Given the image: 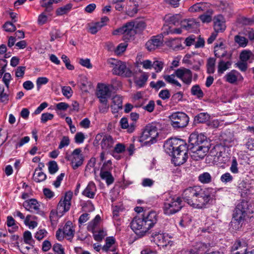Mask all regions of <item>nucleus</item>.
Instances as JSON below:
<instances>
[{
    "label": "nucleus",
    "mask_w": 254,
    "mask_h": 254,
    "mask_svg": "<svg viewBox=\"0 0 254 254\" xmlns=\"http://www.w3.org/2000/svg\"><path fill=\"white\" fill-rule=\"evenodd\" d=\"M212 190L194 186L186 189L182 193L184 201L193 207L203 208L213 200Z\"/></svg>",
    "instance_id": "1"
},
{
    "label": "nucleus",
    "mask_w": 254,
    "mask_h": 254,
    "mask_svg": "<svg viewBox=\"0 0 254 254\" xmlns=\"http://www.w3.org/2000/svg\"><path fill=\"white\" fill-rule=\"evenodd\" d=\"M158 218L154 211L144 213L141 217L133 218L130 223L131 228L135 233L143 236L157 223Z\"/></svg>",
    "instance_id": "2"
},
{
    "label": "nucleus",
    "mask_w": 254,
    "mask_h": 254,
    "mask_svg": "<svg viewBox=\"0 0 254 254\" xmlns=\"http://www.w3.org/2000/svg\"><path fill=\"white\" fill-rule=\"evenodd\" d=\"M107 62L113 67L112 72L114 74L126 77L134 75V72L129 66H127L125 62L115 59H109Z\"/></svg>",
    "instance_id": "3"
},
{
    "label": "nucleus",
    "mask_w": 254,
    "mask_h": 254,
    "mask_svg": "<svg viewBox=\"0 0 254 254\" xmlns=\"http://www.w3.org/2000/svg\"><path fill=\"white\" fill-rule=\"evenodd\" d=\"M158 136L157 128L156 126L148 124L143 129L139 141L144 142V145L151 144L156 141V137Z\"/></svg>",
    "instance_id": "4"
},
{
    "label": "nucleus",
    "mask_w": 254,
    "mask_h": 254,
    "mask_svg": "<svg viewBox=\"0 0 254 254\" xmlns=\"http://www.w3.org/2000/svg\"><path fill=\"white\" fill-rule=\"evenodd\" d=\"M248 202L244 200L236 206L233 215L234 223L236 221V223L240 224L245 220L248 214Z\"/></svg>",
    "instance_id": "5"
},
{
    "label": "nucleus",
    "mask_w": 254,
    "mask_h": 254,
    "mask_svg": "<svg viewBox=\"0 0 254 254\" xmlns=\"http://www.w3.org/2000/svg\"><path fill=\"white\" fill-rule=\"evenodd\" d=\"M186 143L183 139L178 138H172L167 140L165 143L164 146L167 153L170 155L175 153L177 151H180L181 149L185 150Z\"/></svg>",
    "instance_id": "6"
},
{
    "label": "nucleus",
    "mask_w": 254,
    "mask_h": 254,
    "mask_svg": "<svg viewBox=\"0 0 254 254\" xmlns=\"http://www.w3.org/2000/svg\"><path fill=\"white\" fill-rule=\"evenodd\" d=\"M172 126L175 128L186 127L189 123L188 116L183 112H176L170 116Z\"/></svg>",
    "instance_id": "7"
},
{
    "label": "nucleus",
    "mask_w": 254,
    "mask_h": 254,
    "mask_svg": "<svg viewBox=\"0 0 254 254\" xmlns=\"http://www.w3.org/2000/svg\"><path fill=\"white\" fill-rule=\"evenodd\" d=\"M183 207L181 198L177 197H173L168 202H165L164 211L165 214L171 215L179 211Z\"/></svg>",
    "instance_id": "8"
},
{
    "label": "nucleus",
    "mask_w": 254,
    "mask_h": 254,
    "mask_svg": "<svg viewBox=\"0 0 254 254\" xmlns=\"http://www.w3.org/2000/svg\"><path fill=\"white\" fill-rule=\"evenodd\" d=\"M206 136L198 132L192 133L189 137L188 148H194L200 145H209Z\"/></svg>",
    "instance_id": "9"
},
{
    "label": "nucleus",
    "mask_w": 254,
    "mask_h": 254,
    "mask_svg": "<svg viewBox=\"0 0 254 254\" xmlns=\"http://www.w3.org/2000/svg\"><path fill=\"white\" fill-rule=\"evenodd\" d=\"M72 193L71 192L65 193L64 199H61L59 202L57 208V214L60 217L69 210L70 206V200L72 197Z\"/></svg>",
    "instance_id": "10"
},
{
    "label": "nucleus",
    "mask_w": 254,
    "mask_h": 254,
    "mask_svg": "<svg viewBox=\"0 0 254 254\" xmlns=\"http://www.w3.org/2000/svg\"><path fill=\"white\" fill-rule=\"evenodd\" d=\"M190 151L191 158L195 161L203 159L209 150V145H200L194 148H189Z\"/></svg>",
    "instance_id": "11"
},
{
    "label": "nucleus",
    "mask_w": 254,
    "mask_h": 254,
    "mask_svg": "<svg viewBox=\"0 0 254 254\" xmlns=\"http://www.w3.org/2000/svg\"><path fill=\"white\" fill-rule=\"evenodd\" d=\"M171 156L173 157L172 161L175 166H180L184 164L188 158L186 146L185 150L181 149L180 151H177Z\"/></svg>",
    "instance_id": "12"
},
{
    "label": "nucleus",
    "mask_w": 254,
    "mask_h": 254,
    "mask_svg": "<svg viewBox=\"0 0 254 254\" xmlns=\"http://www.w3.org/2000/svg\"><path fill=\"white\" fill-rule=\"evenodd\" d=\"M163 37V35L162 33L157 36H153L150 40L146 42L145 44L146 49L149 51H152L162 46L164 41Z\"/></svg>",
    "instance_id": "13"
},
{
    "label": "nucleus",
    "mask_w": 254,
    "mask_h": 254,
    "mask_svg": "<svg viewBox=\"0 0 254 254\" xmlns=\"http://www.w3.org/2000/svg\"><path fill=\"white\" fill-rule=\"evenodd\" d=\"M152 237L154 242L159 247H166L172 245L173 242L167 236L166 237L164 234L155 232L153 233Z\"/></svg>",
    "instance_id": "14"
},
{
    "label": "nucleus",
    "mask_w": 254,
    "mask_h": 254,
    "mask_svg": "<svg viewBox=\"0 0 254 254\" xmlns=\"http://www.w3.org/2000/svg\"><path fill=\"white\" fill-rule=\"evenodd\" d=\"M98 90L97 96L101 103L107 102V98L111 95L112 90L108 85L100 84L98 85Z\"/></svg>",
    "instance_id": "15"
},
{
    "label": "nucleus",
    "mask_w": 254,
    "mask_h": 254,
    "mask_svg": "<svg viewBox=\"0 0 254 254\" xmlns=\"http://www.w3.org/2000/svg\"><path fill=\"white\" fill-rule=\"evenodd\" d=\"M199 26V23L194 19H184L181 22V28L184 30H195Z\"/></svg>",
    "instance_id": "16"
},
{
    "label": "nucleus",
    "mask_w": 254,
    "mask_h": 254,
    "mask_svg": "<svg viewBox=\"0 0 254 254\" xmlns=\"http://www.w3.org/2000/svg\"><path fill=\"white\" fill-rule=\"evenodd\" d=\"M214 28L215 32L224 31L226 29L225 19L222 15H218L214 17Z\"/></svg>",
    "instance_id": "17"
},
{
    "label": "nucleus",
    "mask_w": 254,
    "mask_h": 254,
    "mask_svg": "<svg viewBox=\"0 0 254 254\" xmlns=\"http://www.w3.org/2000/svg\"><path fill=\"white\" fill-rule=\"evenodd\" d=\"M23 207L28 211H32L33 209L39 211L40 204L36 199L32 198L25 200L23 203Z\"/></svg>",
    "instance_id": "18"
},
{
    "label": "nucleus",
    "mask_w": 254,
    "mask_h": 254,
    "mask_svg": "<svg viewBox=\"0 0 254 254\" xmlns=\"http://www.w3.org/2000/svg\"><path fill=\"white\" fill-rule=\"evenodd\" d=\"M96 190V187L95 184L92 182H90L83 191L82 194L88 198H93Z\"/></svg>",
    "instance_id": "19"
},
{
    "label": "nucleus",
    "mask_w": 254,
    "mask_h": 254,
    "mask_svg": "<svg viewBox=\"0 0 254 254\" xmlns=\"http://www.w3.org/2000/svg\"><path fill=\"white\" fill-rule=\"evenodd\" d=\"M209 4L207 3H197L192 6L190 8V11L191 12H205L209 7Z\"/></svg>",
    "instance_id": "20"
},
{
    "label": "nucleus",
    "mask_w": 254,
    "mask_h": 254,
    "mask_svg": "<svg viewBox=\"0 0 254 254\" xmlns=\"http://www.w3.org/2000/svg\"><path fill=\"white\" fill-rule=\"evenodd\" d=\"M113 104L111 105L112 112L117 113L119 109H122V98L119 95H116L112 98Z\"/></svg>",
    "instance_id": "21"
},
{
    "label": "nucleus",
    "mask_w": 254,
    "mask_h": 254,
    "mask_svg": "<svg viewBox=\"0 0 254 254\" xmlns=\"http://www.w3.org/2000/svg\"><path fill=\"white\" fill-rule=\"evenodd\" d=\"M166 45L174 50L183 49L184 48L181 43V40L179 39H170L165 41Z\"/></svg>",
    "instance_id": "22"
},
{
    "label": "nucleus",
    "mask_w": 254,
    "mask_h": 254,
    "mask_svg": "<svg viewBox=\"0 0 254 254\" xmlns=\"http://www.w3.org/2000/svg\"><path fill=\"white\" fill-rule=\"evenodd\" d=\"M74 231L72 229V224L71 221H68L65 224L63 229V234L67 237V240H71L74 236Z\"/></svg>",
    "instance_id": "23"
},
{
    "label": "nucleus",
    "mask_w": 254,
    "mask_h": 254,
    "mask_svg": "<svg viewBox=\"0 0 254 254\" xmlns=\"http://www.w3.org/2000/svg\"><path fill=\"white\" fill-rule=\"evenodd\" d=\"M100 176L102 180L106 181V183L108 185L113 184L114 181V178L112 174L107 170L101 169Z\"/></svg>",
    "instance_id": "24"
},
{
    "label": "nucleus",
    "mask_w": 254,
    "mask_h": 254,
    "mask_svg": "<svg viewBox=\"0 0 254 254\" xmlns=\"http://www.w3.org/2000/svg\"><path fill=\"white\" fill-rule=\"evenodd\" d=\"M108 20L109 18L106 16L102 18L100 21L93 24L90 27V30L91 32H97L100 30L101 28L106 25V23Z\"/></svg>",
    "instance_id": "25"
},
{
    "label": "nucleus",
    "mask_w": 254,
    "mask_h": 254,
    "mask_svg": "<svg viewBox=\"0 0 254 254\" xmlns=\"http://www.w3.org/2000/svg\"><path fill=\"white\" fill-rule=\"evenodd\" d=\"M113 144V140L111 136L105 135H104L102 141L101 142V146L103 149H108L112 147Z\"/></svg>",
    "instance_id": "26"
},
{
    "label": "nucleus",
    "mask_w": 254,
    "mask_h": 254,
    "mask_svg": "<svg viewBox=\"0 0 254 254\" xmlns=\"http://www.w3.org/2000/svg\"><path fill=\"white\" fill-rule=\"evenodd\" d=\"M84 160L83 156H73L71 160L72 168L74 170L77 169L83 164Z\"/></svg>",
    "instance_id": "27"
},
{
    "label": "nucleus",
    "mask_w": 254,
    "mask_h": 254,
    "mask_svg": "<svg viewBox=\"0 0 254 254\" xmlns=\"http://www.w3.org/2000/svg\"><path fill=\"white\" fill-rule=\"evenodd\" d=\"M139 72H142V74L138 79L134 81V83L139 87H142L145 84L149 77V75L147 73L142 72L141 70H139Z\"/></svg>",
    "instance_id": "28"
},
{
    "label": "nucleus",
    "mask_w": 254,
    "mask_h": 254,
    "mask_svg": "<svg viewBox=\"0 0 254 254\" xmlns=\"http://www.w3.org/2000/svg\"><path fill=\"white\" fill-rule=\"evenodd\" d=\"M232 62L231 61L224 62L223 60L221 59L219 61L218 64V72L219 73H223L225 70L228 69L231 65Z\"/></svg>",
    "instance_id": "29"
},
{
    "label": "nucleus",
    "mask_w": 254,
    "mask_h": 254,
    "mask_svg": "<svg viewBox=\"0 0 254 254\" xmlns=\"http://www.w3.org/2000/svg\"><path fill=\"white\" fill-rule=\"evenodd\" d=\"M134 30V21H130L124 24L122 27L118 28L114 32H131Z\"/></svg>",
    "instance_id": "30"
},
{
    "label": "nucleus",
    "mask_w": 254,
    "mask_h": 254,
    "mask_svg": "<svg viewBox=\"0 0 254 254\" xmlns=\"http://www.w3.org/2000/svg\"><path fill=\"white\" fill-rule=\"evenodd\" d=\"M240 59L242 62H246L250 59L254 60V55L249 50H243L240 55Z\"/></svg>",
    "instance_id": "31"
},
{
    "label": "nucleus",
    "mask_w": 254,
    "mask_h": 254,
    "mask_svg": "<svg viewBox=\"0 0 254 254\" xmlns=\"http://www.w3.org/2000/svg\"><path fill=\"white\" fill-rule=\"evenodd\" d=\"M212 14L213 10L209 8L203 14L199 15V18L203 23H209L212 20Z\"/></svg>",
    "instance_id": "32"
},
{
    "label": "nucleus",
    "mask_w": 254,
    "mask_h": 254,
    "mask_svg": "<svg viewBox=\"0 0 254 254\" xmlns=\"http://www.w3.org/2000/svg\"><path fill=\"white\" fill-rule=\"evenodd\" d=\"M72 4L68 3L57 9L56 13L57 15L61 16L67 14L71 9Z\"/></svg>",
    "instance_id": "33"
},
{
    "label": "nucleus",
    "mask_w": 254,
    "mask_h": 254,
    "mask_svg": "<svg viewBox=\"0 0 254 254\" xmlns=\"http://www.w3.org/2000/svg\"><path fill=\"white\" fill-rule=\"evenodd\" d=\"M60 0H42L41 6L46 8V11H51L52 9V4L53 3H57Z\"/></svg>",
    "instance_id": "34"
},
{
    "label": "nucleus",
    "mask_w": 254,
    "mask_h": 254,
    "mask_svg": "<svg viewBox=\"0 0 254 254\" xmlns=\"http://www.w3.org/2000/svg\"><path fill=\"white\" fill-rule=\"evenodd\" d=\"M210 119V116L206 113H201L194 117V121L198 123H203Z\"/></svg>",
    "instance_id": "35"
},
{
    "label": "nucleus",
    "mask_w": 254,
    "mask_h": 254,
    "mask_svg": "<svg viewBox=\"0 0 254 254\" xmlns=\"http://www.w3.org/2000/svg\"><path fill=\"white\" fill-rule=\"evenodd\" d=\"M191 93L199 99L202 98L204 96V93L198 85H195L191 87Z\"/></svg>",
    "instance_id": "36"
},
{
    "label": "nucleus",
    "mask_w": 254,
    "mask_h": 254,
    "mask_svg": "<svg viewBox=\"0 0 254 254\" xmlns=\"http://www.w3.org/2000/svg\"><path fill=\"white\" fill-rule=\"evenodd\" d=\"M214 53L215 56L218 58H224L227 55V52L224 48H220L217 46H214Z\"/></svg>",
    "instance_id": "37"
},
{
    "label": "nucleus",
    "mask_w": 254,
    "mask_h": 254,
    "mask_svg": "<svg viewBox=\"0 0 254 254\" xmlns=\"http://www.w3.org/2000/svg\"><path fill=\"white\" fill-rule=\"evenodd\" d=\"M216 59L213 58H209L207 60V71L208 73H213L215 71Z\"/></svg>",
    "instance_id": "38"
},
{
    "label": "nucleus",
    "mask_w": 254,
    "mask_h": 254,
    "mask_svg": "<svg viewBox=\"0 0 254 254\" xmlns=\"http://www.w3.org/2000/svg\"><path fill=\"white\" fill-rule=\"evenodd\" d=\"M37 171L38 169H36L33 177L34 180L37 183H40L45 180L47 177L46 174L43 172L37 173Z\"/></svg>",
    "instance_id": "39"
},
{
    "label": "nucleus",
    "mask_w": 254,
    "mask_h": 254,
    "mask_svg": "<svg viewBox=\"0 0 254 254\" xmlns=\"http://www.w3.org/2000/svg\"><path fill=\"white\" fill-rule=\"evenodd\" d=\"M198 180L203 184H208L211 182V177L209 173L204 172L198 176Z\"/></svg>",
    "instance_id": "40"
},
{
    "label": "nucleus",
    "mask_w": 254,
    "mask_h": 254,
    "mask_svg": "<svg viewBox=\"0 0 254 254\" xmlns=\"http://www.w3.org/2000/svg\"><path fill=\"white\" fill-rule=\"evenodd\" d=\"M186 70L185 74L182 78V80L186 84L189 85L191 83L192 81V72L190 70L187 69Z\"/></svg>",
    "instance_id": "41"
},
{
    "label": "nucleus",
    "mask_w": 254,
    "mask_h": 254,
    "mask_svg": "<svg viewBox=\"0 0 254 254\" xmlns=\"http://www.w3.org/2000/svg\"><path fill=\"white\" fill-rule=\"evenodd\" d=\"M112 91L118 89L122 86L120 81L117 80V78L112 79L111 83L108 85Z\"/></svg>",
    "instance_id": "42"
},
{
    "label": "nucleus",
    "mask_w": 254,
    "mask_h": 254,
    "mask_svg": "<svg viewBox=\"0 0 254 254\" xmlns=\"http://www.w3.org/2000/svg\"><path fill=\"white\" fill-rule=\"evenodd\" d=\"M235 41L240 46L245 47L248 43V40L245 37L237 35L235 37Z\"/></svg>",
    "instance_id": "43"
},
{
    "label": "nucleus",
    "mask_w": 254,
    "mask_h": 254,
    "mask_svg": "<svg viewBox=\"0 0 254 254\" xmlns=\"http://www.w3.org/2000/svg\"><path fill=\"white\" fill-rule=\"evenodd\" d=\"M48 169L50 174L56 173L59 169L57 162L55 161H50L48 163Z\"/></svg>",
    "instance_id": "44"
},
{
    "label": "nucleus",
    "mask_w": 254,
    "mask_h": 254,
    "mask_svg": "<svg viewBox=\"0 0 254 254\" xmlns=\"http://www.w3.org/2000/svg\"><path fill=\"white\" fill-rule=\"evenodd\" d=\"M115 243V239L113 237H107L106 239V245L103 247L102 249L107 252L112 245Z\"/></svg>",
    "instance_id": "45"
},
{
    "label": "nucleus",
    "mask_w": 254,
    "mask_h": 254,
    "mask_svg": "<svg viewBox=\"0 0 254 254\" xmlns=\"http://www.w3.org/2000/svg\"><path fill=\"white\" fill-rule=\"evenodd\" d=\"M208 247L206 244L201 242L198 243L196 246V251L198 254H203L207 251Z\"/></svg>",
    "instance_id": "46"
},
{
    "label": "nucleus",
    "mask_w": 254,
    "mask_h": 254,
    "mask_svg": "<svg viewBox=\"0 0 254 254\" xmlns=\"http://www.w3.org/2000/svg\"><path fill=\"white\" fill-rule=\"evenodd\" d=\"M233 180V177L228 172L224 173L220 177L221 182L225 184L231 183Z\"/></svg>",
    "instance_id": "47"
},
{
    "label": "nucleus",
    "mask_w": 254,
    "mask_h": 254,
    "mask_svg": "<svg viewBox=\"0 0 254 254\" xmlns=\"http://www.w3.org/2000/svg\"><path fill=\"white\" fill-rule=\"evenodd\" d=\"M238 165V164L236 157H233L232 158L231 167L230 168V170L232 173L238 174L239 173Z\"/></svg>",
    "instance_id": "48"
},
{
    "label": "nucleus",
    "mask_w": 254,
    "mask_h": 254,
    "mask_svg": "<svg viewBox=\"0 0 254 254\" xmlns=\"http://www.w3.org/2000/svg\"><path fill=\"white\" fill-rule=\"evenodd\" d=\"M134 23V30L143 31L146 27V24L143 21H133Z\"/></svg>",
    "instance_id": "49"
},
{
    "label": "nucleus",
    "mask_w": 254,
    "mask_h": 254,
    "mask_svg": "<svg viewBox=\"0 0 254 254\" xmlns=\"http://www.w3.org/2000/svg\"><path fill=\"white\" fill-rule=\"evenodd\" d=\"M164 65V63L161 61H155L152 63V67L156 72H160L163 69Z\"/></svg>",
    "instance_id": "50"
},
{
    "label": "nucleus",
    "mask_w": 254,
    "mask_h": 254,
    "mask_svg": "<svg viewBox=\"0 0 254 254\" xmlns=\"http://www.w3.org/2000/svg\"><path fill=\"white\" fill-rule=\"evenodd\" d=\"M165 83L162 80H159L156 83L154 81H151L150 83V87L156 90H158L161 87H165Z\"/></svg>",
    "instance_id": "51"
},
{
    "label": "nucleus",
    "mask_w": 254,
    "mask_h": 254,
    "mask_svg": "<svg viewBox=\"0 0 254 254\" xmlns=\"http://www.w3.org/2000/svg\"><path fill=\"white\" fill-rule=\"evenodd\" d=\"M127 46V44L126 43H121L120 44L116 50H115V53L117 55H121L123 53H124L126 50Z\"/></svg>",
    "instance_id": "52"
},
{
    "label": "nucleus",
    "mask_w": 254,
    "mask_h": 254,
    "mask_svg": "<svg viewBox=\"0 0 254 254\" xmlns=\"http://www.w3.org/2000/svg\"><path fill=\"white\" fill-rule=\"evenodd\" d=\"M163 32H181L180 28H176L172 27V25L169 24H164L162 28Z\"/></svg>",
    "instance_id": "53"
},
{
    "label": "nucleus",
    "mask_w": 254,
    "mask_h": 254,
    "mask_svg": "<svg viewBox=\"0 0 254 254\" xmlns=\"http://www.w3.org/2000/svg\"><path fill=\"white\" fill-rule=\"evenodd\" d=\"M226 81L230 83H234L237 80V76L235 75L233 71L227 73L225 76Z\"/></svg>",
    "instance_id": "54"
},
{
    "label": "nucleus",
    "mask_w": 254,
    "mask_h": 254,
    "mask_svg": "<svg viewBox=\"0 0 254 254\" xmlns=\"http://www.w3.org/2000/svg\"><path fill=\"white\" fill-rule=\"evenodd\" d=\"M62 91L63 95L67 98H69L72 96V90L70 86L62 87Z\"/></svg>",
    "instance_id": "55"
},
{
    "label": "nucleus",
    "mask_w": 254,
    "mask_h": 254,
    "mask_svg": "<svg viewBox=\"0 0 254 254\" xmlns=\"http://www.w3.org/2000/svg\"><path fill=\"white\" fill-rule=\"evenodd\" d=\"M3 27L5 32H14L16 30L15 26L10 22H6Z\"/></svg>",
    "instance_id": "56"
},
{
    "label": "nucleus",
    "mask_w": 254,
    "mask_h": 254,
    "mask_svg": "<svg viewBox=\"0 0 254 254\" xmlns=\"http://www.w3.org/2000/svg\"><path fill=\"white\" fill-rule=\"evenodd\" d=\"M106 235V233L103 230H101L99 231L97 234L94 233L93 237L96 241L100 242Z\"/></svg>",
    "instance_id": "57"
},
{
    "label": "nucleus",
    "mask_w": 254,
    "mask_h": 254,
    "mask_svg": "<svg viewBox=\"0 0 254 254\" xmlns=\"http://www.w3.org/2000/svg\"><path fill=\"white\" fill-rule=\"evenodd\" d=\"M123 39L126 42L133 41L134 39L135 33H123Z\"/></svg>",
    "instance_id": "58"
},
{
    "label": "nucleus",
    "mask_w": 254,
    "mask_h": 254,
    "mask_svg": "<svg viewBox=\"0 0 254 254\" xmlns=\"http://www.w3.org/2000/svg\"><path fill=\"white\" fill-rule=\"evenodd\" d=\"M69 139L67 136L63 137L59 146V149H62L64 146H68L69 144Z\"/></svg>",
    "instance_id": "59"
},
{
    "label": "nucleus",
    "mask_w": 254,
    "mask_h": 254,
    "mask_svg": "<svg viewBox=\"0 0 254 254\" xmlns=\"http://www.w3.org/2000/svg\"><path fill=\"white\" fill-rule=\"evenodd\" d=\"M54 118V115L49 113H45L42 114L41 122L45 123L48 120H51Z\"/></svg>",
    "instance_id": "60"
},
{
    "label": "nucleus",
    "mask_w": 254,
    "mask_h": 254,
    "mask_svg": "<svg viewBox=\"0 0 254 254\" xmlns=\"http://www.w3.org/2000/svg\"><path fill=\"white\" fill-rule=\"evenodd\" d=\"M48 79L47 77H41L37 78L36 80V84L38 89L39 90L41 86L43 84H46L48 82Z\"/></svg>",
    "instance_id": "61"
},
{
    "label": "nucleus",
    "mask_w": 254,
    "mask_h": 254,
    "mask_svg": "<svg viewBox=\"0 0 254 254\" xmlns=\"http://www.w3.org/2000/svg\"><path fill=\"white\" fill-rule=\"evenodd\" d=\"M85 139L84 135L83 133L79 132H77L74 137L75 142L77 143H82Z\"/></svg>",
    "instance_id": "62"
},
{
    "label": "nucleus",
    "mask_w": 254,
    "mask_h": 254,
    "mask_svg": "<svg viewBox=\"0 0 254 254\" xmlns=\"http://www.w3.org/2000/svg\"><path fill=\"white\" fill-rule=\"evenodd\" d=\"M159 96L163 100H166L170 98V93L168 89L162 90L160 92Z\"/></svg>",
    "instance_id": "63"
},
{
    "label": "nucleus",
    "mask_w": 254,
    "mask_h": 254,
    "mask_svg": "<svg viewBox=\"0 0 254 254\" xmlns=\"http://www.w3.org/2000/svg\"><path fill=\"white\" fill-rule=\"evenodd\" d=\"M53 250L57 254H64V249L59 244H55L53 246Z\"/></svg>",
    "instance_id": "64"
}]
</instances>
